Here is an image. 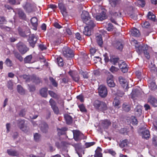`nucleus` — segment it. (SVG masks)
<instances>
[{
  "mask_svg": "<svg viewBox=\"0 0 157 157\" xmlns=\"http://www.w3.org/2000/svg\"><path fill=\"white\" fill-rule=\"evenodd\" d=\"M100 10H102L99 6H96L92 8L93 16L98 21H102L105 19L106 17L105 13L103 11H101L100 13H98Z\"/></svg>",
  "mask_w": 157,
  "mask_h": 157,
  "instance_id": "f257e3e1",
  "label": "nucleus"
},
{
  "mask_svg": "<svg viewBox=\"0 0 157 157\" xmlns=\"http://www.w3.org/2000/svg\"><path fill=\"white\" fill-rule=\"evenodd\" d=\"M81 17L83 22L86 25L92 27L95 26L93 21L91 19L89 13L87 11H83Z\"/></svg>",
  "mask_w": 157,
  "mask_h": 157,
  "instance_id": "f03ea898",
  "label": "nucleus"
},
{
  "mask_svg": "<svg viewBox=\"0 0 157 157\" xmlns=\"http://www.w3.org/2000/svg\"><path fill=\"white\" fill-rule=\"evenodd\" d=\"M148 49V46L147 45H140L136 48V51L138 53L141 54L143 52L145 57L149 59L150 56L149 53L147 51Z\"/></svg>",
  "mask_w": 157,
  "mask_h": 157,
  "instance_id": "7ed1b4c3",
  "label": "nucleus"
},
{
  "mask_svg": "<svg viewBox=\"0 0 157 157\" xmlns=\"http://www.w3.org/2000/svg\"><path fill=\"white\" fill-rule=\"evenodd\" d=\"M63 55L67 58L72 57L74 56L73 51L69 48L65 47L63 49Z\"/></svg>",
  "mask_w": 157,
  "mask_h": 157,
  "instance_id": "20e7f679",
  "label": "nucleus"
},
{
  "mask_svg": "<svg viewBox=\"0 0 157 157\" xmlns=\"http://www.w3.org/2000/svg\"><path fill=\"white\" fill-rule=\"evenodd\" d=\"M99 95L102 97H105L107 94V90L106 87L103 85H101L98 89Z\"/></svg>",
  "mask_w": 157,
  "mask_h": 157,
  "instance_id": "39448f33",
  "label": "nucleus"
},
{
  "mask_svg": "<svg viewBox=\"0 0 157 157\" xmlns=\"http://www.w3.org/2000/svg\"><path fill=\"white\" fill-rule=\"evenodd\" d=\"M23 7L27 12L30 13L36 7V5L34 3H27L25 5H23Z\"/></svg>",
  "mask_w": 157,
  "mask_h": 157,
  "instance_id": "423d86ee",
  "label": "nucleus"
},
{
  "mask_svg": "<svg viewBox=\"0 0 157 157\" xmlns=\"http://www.w3.org/2000/svg\"><path fill=\"white\" fill-rule=\"evenodd\" d=\"M73 133L74 139L76 141L80 140L83 136L82 133L78 130H74Z\"/></svg>",
  "mask_w": 157,
  "mask_h": 157,
  "instance_id": "0eeeda50",
  "label": "nucleus"
},
{
  "mask_svg": "<svg viewBox=\"0 0 157 157\" xmlns=\"http://www.w3.org/2000/svg\"><path fill=\"white\" fill-rule=\"evenodd\" d=\"M118 65L119 68L122 71L123 73H125L128 71L127 65L124 61L123 60H120L118 62Z\"/></svg>",
  "mask_w": 157,
  "mask_h": 157,
  "instance_id": "6e6552de",
  "label": "nucleus"
},
{
  "mask_svg": "<svg viewBox=\"0 0 157 157\" xmlns=\"http://www.w3.org/2000/svg\"><path fill=\"white\" fill-rule=\"evenodd\" d=\"M17 46L19 52L22 54H25L28 50V48L22 43H19Z\"/></svg>",
  "mask_w": 157,
  "mask_h": 157,
  "instance_id": "1a4fd4ad",
  "label": "nucleus"
},
{
  "mask_svg": "<svg viewBox=\"0 0 157 157\" xmlns=\"http://www.w3.org/2000/svg\"><path fill=\"white\" fill-rule=\"evenodd\" d=\"M49 102L54 113L56 114H59V111L58 107L56 105V102L53 99L51 98Z\"/></svg>",
  "mask_w": 157,
  "mask_h": 157,
  "instance_id": "9d476101",
  "label": "nucleus"
},
{
  "mask_svg": "<svg viewBox=\"0 0 157 157\" xmlns=\"http://www.w3.org/2000/svg\"><path fill=\"white\" fill-rule=\"evenodd\" d=\"M37 40V37L34 34H32L30 36L28 39V41L30 45L33 48L34 47L35 44L36 43Z\"/></svg>",
  "mask_w": 157,
  "mask_h": 157,
  "instance_id": "9b49d317",
  "label": "nucleus"
},
{
  "mask_svg": "<svg viewBox=\"0 0 157 157\" xmlns=\"http://www.w3.org/2000/svg\"><path fill=\"white\" fill-rule=\"evenodd\" d=\"M107 82L108 86L110 87H114L115 85V83L113 80V76L111 75H109L107 79Z\"/></svg>",
  "mask_w": 157,
  "mask_h": 157,
  "instance_id": "f8f14e48",
  "label": "nucleus"
},
{
  "mask_svg": "<svg viewBox=\"0 0 157 157\" xmlns=\"http://www.w3.org/2000/svg\"><path fill=\"white\" fill-rule=\"evenodd\" d=\"M119 82L123 88L125 89L128 88V83L127 80L122 77H120L119 78Z\"/></svg>",
  "mask_w": 157,
  "mask_h": 157,
  "instance_id": "ddd939ff",
  "label": "nucleus"
},
{
  "mask_svg": "<svg viewBox=\"0 0 157 157\" xmlns=\"http://www.w3.org/2000/svg\"><path fill=\"white\" fill-rule=\"evenodd\" d=\"M148 102L153 106H157V99L152 96L149 97L148 99Z\"/></svg>",
  "mask_w": 157,
  "mask_h": 157,
  "instance_id": "4468645a",
  "label": "nucleus"
},
{
  "mask_svg": "<svg viewBox=\"0 0 157 157\" xmlns=\"http://www.w3.org/2000/svg\"><path fill=\"white\" fill-rule=\"evenodd\" d=\"M94 27H91L88 25L84 27V30L83 31V33L86 36H90L91 34L90 29H92Z\"/></svg>",
  "mask_w": 157,
  "mask_h": 157,
  "instance_id": "2eb2a0df",
  "label": "nucleus"
},
{
  "mask_svg": "<svg viewBox=\"0 0 157 157\" xmlns=\"http://www.w3.org/2000/svg\"><path fill=\"white\" fill-rule=\"evenodd\" d=\"M7 152L9 155L12 156H17L19 155V153L17 151L12 149H8Z\"/></svg>",
  "mask_w": 157,
  "mask_h": 157,
  "instance_id": "dca6fc26",
  "label": "nucleus"
},
{
  "mask_svg": "<svg viewBox=\"0 0 157 157\" xmlns=\"http://www.w3.org/2000/svg\"><path fill=\"white\" fill-rule=\"evenodd\" d=\"M132 35L134 36H139L140 35L139 30L136 28H133L130 31Z\"/></svg>",
  "mask_w": 157,
  "mask_h": 157,
  "instance_id": "f3484780",
  "label": "nucleus"
},
{
  "mask_svg": "<svg viewBox=\"0 0 157 157\" xmlns=\"http://www.w3.org/2000/svg\"><path fill=\"white\" fill-rule=\"evenodd\" d=\"M31 22L32 25L34 27V29L36 30L38 25L37 18L35 17H32L31 19Z\"/></svg>",
  "mask_w": 157,
  "mask_h": 157,
  "instance_id": "a211bd4d",
  "label": "nucleus"
},
{
  "mask_svg": "<svg viewBox=\"0 0 157 157\" xmlns=\"http://www.w3.org/2000/svg\"><path fill=\"white\" fill-rule=\"evenodd\" d=\"M121 102L119 100L118 97H116L113 102V105L116 108H120Z\"/></svg>",
  "mask_w": 157,
  "mask_h": 157,
  "instance_id": "6ab92c4d",
  "label": "nucleus"
},
{
  "mask_svg": "<svg viewBox=\"0 0 157 157\" xmlns=\"http://www.w3.org/2000/svg\"><path fill=\"white\" fill-rule=\"evenodd\" d=\"M141 135L143 138L147 139L150 136L149 131L147 130H145L142 132Z\"/></svg>",
  "mask_w": 157,
  "mask_h": 157,
  "instance_id": "aec40b11",
  "label": "nucleus"
},
{
  "mask_svg": "<svg viewBox=\"0 0 157 157\" xmlns=\"http://www.w3.org/2000/svg\"><path fill=\"white\" fill-rule=\"evenodd\" d=\"M64 118L68 124H70L72 121V117L69 115L68 114H65L64 115Z\"/></svg>",
  "mask_w": 157,
  "mask_h": 157,
  "instance_id": "412c9836",
  "label": "nucleus"
},
{
  "mask_svg": "<svg viewBox=\"0 0 157 157\" xmlns=\"http://www.w3.org/2000/svg\"><path fill=\"white\" fill-rule=\"evenodd\" d=\"M48 89L46 88H43L40 90V94L41 96L44 97H47Z\"/></svg>",
  "mask_w": 157,
  "mask_h": 157,
  "instance_id": "4be33fe9",
  "label": "nucleus"
},
{
  "mask_svg": "<svg viewBox=\"0 0 157 157\" xmlns=\"http://www.w3.org/2000/svg\"><path fill=\"white\" fill-rule=\"evenodd\" d=\"M102 151L101 148L99 147H98L96 150L95 151V153L94 157H102V155L101 152Z\"/></svg>",
  "mask_w": 157,
  "mask_h": 157,
  "instance_id": "5701e85b",
  "label": "nucleus"
},
{
  "mask_svg": "<svg viewBox=\"0 0 157 157\" xmlns=\"http://www.w3.org/2000/svg\"><path fill=\"white\" fill-rule=\"evenodd\" d=\"M107 109V107L106 104L104 102L102 101L101 104L98 110L99 111H104Z\"/></svg>",
  "mask_w": 157,
  "mask_h": 157,
  "instance_id": "b1692460",
  "label": "nucleus"
},
{
  "mask_svg": "<svg viewBox=\"0 0 157 157\" xmlns=\"http://www.w3.org/2000/svg\"><path fill=\"white\" fill-rule=\"evenodd\" d=\"M32 56L30 55L27 56L24 59V61L26 63H32L33 61L32 60Z\"/></svg>",
  "mask_w": 157,
  "mask_h": 157,
  "instance_id": "393cba45",
  "label": "nucleus"
},
{
  "mask_svg": "<svg viewBox=\"0 0 157 157\" xmlns=\"http://www.w3.org/2000/svg\"><path fill=\"white\" fill-rule=\"evenodd\" d=\"M147 17L148 19L152 21H155L156 19L155 15L152 12H148Z\"/></svg>",
  "mask_w": 157,
  "mask_h": 157,
  "instance_id": "a878e982",
  "label": "nucleus"
},
{
  "mask_svg": "<svg viewBox=\"0 0 157 157\" xmlns=\"http://www.w3.org/2000/svg\"><path fill=\"white\" fill-rule=\"evenodd\" d=\"M96 39L99 45L101 47V46L103 43L101 36V35H99L97 36Z\"/></svg>",
  "mask_w": 157,
  "mask_h": 157,
  "instance_id": "bb28decb",
  "label": "nucleus"
},
{
  "mask_svg": "<svg viewBox=\"0 0 157 157\" xmlns=\"http://www.w3.org/2000/svg\"><path fill=\"white\" fill-rule=\"evenodd\" d=\"M119 59L114 56H112L110 59V62L113 64L116 65L118 63Z\"/></svg>",
  "mask_w": 157,
  "mask_h": 157,
  "instance_id": "cd10ccee",
  "label": "nucleus"
},
{
  "mask_svg": "<svg viewBox=\"0 0 157 157\" xmlns=\"http://www.w3.org/2000/svg\"><path fill=\"white\" fill-rule=\"evenodd\" d=\"M137 2L135 4L139 6L143 7L145 6V0H137Z\"/></svg>",
  "mask_w": 157,
  "mask_h": 157,
  "instance_id": "c85d7f7f",
  "label": "nucleus"
},
{
  "mask_svg": "<svg viewBox=\"0 0 157 157\" xmlns=\"http://www.w3.org/2000/svg\"><path fill=\"white\" fill-rule=\"evenodd\" d=\"M135 114L137 115H140L142 113V110L141 107L140 106H137V107L135 109Z\"/></svg>",
  "mask_w": 157,
  "mask_h": 157,
  "instance_id": "c756f323",
  "label": "nucleus"
},
{
  "mask_svg": "<svg viewBox=\"0 0 157 157\" xmlns=\"http://www.w3.org/2000/svg\"><path fill=\"white\" fill-rule=\"evenodd\" d=\"M17 91L20 94H22L25 93V90L21 85L17 86Z\"/></svg>",
  "mask_w": 157,
  "mask_h": 157,
  "instance_id": "7c9ffc66",
  "label": "nucleus"
},
{
  "mask_svg": "<svg viewBox=\"0 0 157 157\" xmlns=\"http://www.w3.org/2000/svg\"><path fill=\"white\" fill-rule=\"evenodd\" d=\"M48 128V124L46 123H44L42 124L41 127L40 129L41 130L44 132H46Z\"/></svg>",
  "mask_w": 157,
  "mask_h": 157,
  "instance_id": "2f4dec72",
  "label": "nucleus"
},
{
  "mask_svg": "<svg viewBox=\"0 0 157 157\" xmlns=\"http://www.w3.org/2000/svg\"><path fill=\"white\" fill-rule=\"evenodd\" d=\"M101 102L98 100H96L94 101L93 105L96 109L98 110L99 109V107Z\"/></svg>",
  "mask_w": 157,
  "mask_h": 157,
  "instance_id": "473e14b6",
  "label": "nucleus"
},
{
  "mask_svg": "<svg viewBox=\"0 0 157 157\" xmlns=\"http://www.w3.org/2000/svg\"><path fill=\"white\" fill-rule=\"evenodd\" d=\"M110 124V122L108 120H105L102 121V125L105 128H107Z\"/></svg>",
  "mask_w": 157,
  "mask_h": 157,
  "instance_id": "72a5a7b5",
  "label": "nucleus"
},
{
  "mask_svg": "<svg viewBox=\"0 0 157 157\" xmlns=\"http://www.w3.org/2000/svg\"><path fill=\"white\" fill-rule=\"evenodd\" d=\"M128 144V140H123L121 142V143L119 144V146L120 147L123 148L127 146Z\"/></svg>",
  "mask_w": 157,
  "mask_h": 157,
  "instance_id": "f704fd0d",
  "label": "nucleus"
},
{
  "mask_svg": "<svg viewBox=\"0 0 157 157\" xmlns=\"http://www.w3.org/2000/svg\"><path fill=\"white\" fill-rule=\"evenodd\" d=\"M149 88L152 90H155L157 88V86L155 82H151L149 85Z\"/></svg>",
  "mask_w": 157,
  "mask_h": 157,
  "instance_id": "c9c22d12",
  "label": "nucleus"
},
{
  "mask_svg": "<svg viewBox=\"0 0 157 157\" xmlns=\"http://www.w3.org/2000/svg\"><path fill=\"white\" fill-rule=\"evenodd\" d=\"M79 73L80 74L82 75L84 78H87L88 77V73L86 71L80 70H79Z\"/></svg>",
  "mask_w": 157,
  "mask_h": 157,
  "instance_id": "e433bc0d",
  "label": "nucleus"
},
{
  "mask_svg": "<svg viewBox=\"0 0 157 157\" xmlns=\"http://www.w3.org/2000/svg\"><path fill=\"white\" fill-rule=\"evenodd\" d=\"M122 108L124 111L126 112H128L130 109V106L128 105H127L126 103L123 104L122 105Z\"/></svg>",
  "mask_w": 157,
  "mask_h": 157,
  "instance_id": "4c0bfd02",
  "label": "nucleus"
},
{
  "mask_svg": "<svg viewBox=\"0 0 157 157\" xmlns=\"http://www.w3.org/2000/svg\"><path fill=\"white\" fill-rule=\"evenodd\" d=\"M18 14L19 17L22 19H24L25 17V15L22 10L19 9L18 10Z\"/></svg>",
  "mask_w": 157,
  "mask_h": 157,
  "instance_id": "58836bf2",
  "label": "nucleus"
},
{
  "mask_svg": "<svg viewBox=\"0 0 157 157\" xmlns=\"http://www.w3.org/2000/svg\"><path fill=\"white\" fill-rule=\"evenodd\" d=\"M114 46L117 49L120 50H121L123 47L122 44L120 42H117L115 44Z\"/></svg>",
  "mask_w": 157,
  "mask_h": 157,
  "instance_id": "ea45409f",
  "label": "nucleus"
},
{
  "mask_svg": "<svg viewBox=\"0 0 157 157\" xmlns=\"http://www.w3.org/2000/svg\"><path fill=\"white\" fill-rule=\"evenodd\" d=\"M57 62L59 66H62L63 65V60L61 57H58L57 58Z\"/></svg>",
  "mask_w": 157,
  "mask_h": 157,
  "instance_id": "a19ab883",
  "label": "nucleus"
},
{
  "mask_svg": "<svg viewBox=\"0 0 157 157\" xmlns=\"http://www.w3.org/2000/svg\"><path fill=\"white\" fill-rule=\"evenodd\" d=\"M71 76L73 80L76 82H78L79 79V77L77 74H74V75H71Z\"/></svg>",
  "mask_w": 157,
  "mask_h": 157,
  "instance_id": "79ce46f5",
  "label": "nucleus"
},
{
  "mask_svg": "<svg viewBox=\"0 0 157 157\" xmlns=\"http://www.w3.org/2000/svg\"><path fill=\"white\" fill-rule=\"evenodd\" d=\"M25 121L24 120H19L18 121V126L20 128H21L25 125Z\"/></svg>",
  "mask_w": 157,
  "mask_h": 157,
  "instance_id": "37998d69",
  "label": "nucleus"
},
{
  "mask_svg": "<svg viewBox=\"0 0 157 157\" xmlns=\"http://www.w3.org/2000/svg\"><path fill=\"white\" fill-rule=\"evenodd\" d=\"M119 0H109L110 4L112 7L115 6Z\"/></svg>",
  "mask_w": 157,
  "mask_h": 157,
  "instance_id": "c03bdc74",
  "label": "nucleus"
},
{
  "mask_svg": "<svg viewBox=\"0 0 157 157\" xmlns=\"http://www.w3.org/2000/svg\"><path fill=\"white\" fill-rule=\"evenodd\" d=\"M22 77L25 80L26 82H29L30 81L31 77L30 76L24 75L22 76Z\"/></svg>",
  "mask_w": 157,
  "mask_h": 157,
  "instance_id": "a18cd8bd",
  "label": "nucleus"
},
{
  "mask_svg": "<svg viewBox=\"0 0 157 157\" xmlns=\"http://www.w3.org/2000/svg\"><path fill=\"white\" fill-rule=\"evenodd\" d=\"M131 123L132 124L136 125L137 123V119L134 116H132L131 117Z\"/></svg>",
  "mask_w": 157,
  "mask_h": 157,
  "instance_id": "49530a36",
  "label": "nucleus"
},
{
  "mask_svg": "<svg viewBox=\"0 0 157 157\" xmlns=\"http://www.w3.org/2000/svg\"><path fill=\"white\" fill-rule=\"evenodd\" d=\"M49 79L52 83V85L55 87H57L58 85V84L55 81V80L53 79L52 77H50Z\"/></svg>",
  "mask_w": 157,
  "mask_h": 157,
  "instance_id": "de8ad7c7",
  "label": "nucleus"
},
{
  "mask_svg": "<svg viewBox=\"0 0 157 157\" xmlns=\"http://www.w3.org/2000/svg\"><path fill=\"white\" fill-rule=\"evenodd\" d=\"M78 107L81 111L82 112H85L86 111V110L83 105L82 104L78 106Z\"/></svg>",
  "mask_w": 157,
  "mask_h": 157,
  "instance_id": "09e8293b",
  "label": "nucleus"
},
{
  "mask_svg": "<svg viewBox=\"0 0 157 157\" xmlns=\"http://www.w3.org/2000/svg\"><path fill=\"white\" fill-rule=\"evenodd\" d=\"M5 63L8 67H11L12 65L11 61L9 59H6Z\"/></svg>",
  "mask_w": 157,
  "mask_h": 157,
  "instance_id": "8fccbe9b",
  "label": "nucleus"
},
{
  "mask_svg": "<svg viewBox=\"0 0 157 157\" xmlns=\"http://www.w3.org/2000/svg\"><path fill=\"white\" fill-rule=\"evenodd\" d=\"M59 7V9L61 10L63 12H65L66 11V8L64 6L63 4L61 3H59L58 4Z\"/></svg>",
  "mask_w": 157,
  "mask_h": 157,
  "instance_id": "3c124183",
  "label": "nucleus"
},
{
  "mask_svg": "<svg viewBox=\"0 0 157 157\" xmlns=\"http://www.w3.org/2000/svg\"><path fill=\"white\" fill-rule=\"evenodd\" d=\"M40 135L38 134L37 133H36L34 135V140L36 141H39L40 139Z\"/></svg>",
  "mask_w": 157,
  "mask_h": 157,
  "instance_id": "603ef678",
  "label": "nucleus"
},
{
  "mask_svg": "<svg viewBox=\"0 0 157 157\" xmlns=\"http://www.w3.org/2000/svg\"><path fill=\"white\" fill-rule=\"evenodd\" d=\"M109 70L112 73H115L118 71V69L115 67L112 66L109 69Z\"/></svg>",
  "mask_w": 157,
  "mask_h": 157,
  "instance_id": "864d4df0",
  "label": "nucleus"
},
{
  "mask_svg": "<svg viewBox=\"0 0 157 157\" xmlns=\"http://www.w3.org/2000/svg\"><path fill=\"white\" fill-rule=\"evenodd\" d=\"M13 83L11 81H9L7 84V86L10 90L13 89Z\"/></svg>",
  "mask_w": 157,
  "mask_h": 157,
  "instance_id": "5fc2aeb1",
  "label": "nucleus"
},
{
  "mask_svg": "<svg viewBox=\"0 0 157 157\" xmlns=\"http://www.w3.org/2000/svg\"><path fill=\"white\" fill-rule=\"evenodd\" d=\"M15 57L20 61H21L23 60V58L21 55L18 53H16L15 54Z\"/></svg>",
  "mask_w": 157,
  "mask_h": 157,
  "instance_id": "6e6d98bb",
  "label": "nucleus"
},
{
  "mask_svg": "<svg viewBox=\"0 0 157 157\" xmlns=\"http://www.w3.org/2000/svg\"><path fill=\"white\" fill-rule=\"evenodd\" d=\"M49 94L52 97L56 98L57 97V95L55 93L53 92L52 91H49L48 92Z\"/></svg>",
  "mask_w": 157,
  "mask_h": 157,
  "instance_id": "4d7b16f0",
  "label": "nucleus"
},
{
  "mask_svg": "<svg viewBox=\"0 0 157 157\" xmlns=\"http://www.w3.org/2000/svg\"><path fill=\"white\" fill-rule=\"evenodd\" d=\"M18 31L19 35L21 36H25V34L23 32L21 28L19 27L18 29Z\"/></svg>",
  "mask_w": 157,
  "mask_h": 157,
  "instance_id": "13d9d810",
  "label": "nucleus"
},
{
  "mask_svg": "<svg viewBox=\"0 0 157 157\" xmlns=\"http://www.w3.org/2000/svg\"><path fill=\"white\" fill-rule=\"evenodd\" d=\"M95 144V143L94 142L89 143H86L85 144V146L86 148H88L93 145Z\"/></svg>",
  "mask_w": 157,
  "mask_h": 157,
  "instance_id": "bf43d9fd",
  "label": "nucleus"
},
{
  "mask_svg": "<svg viewBox=\"0 0 157 157\" xmlns=\"http://www.w3.org/2000/svg\"><path fill=\"white\" fill-rule=\"evenodd\" d=\"M149 67L150 69V70L152 71H155V70L156 68L155 65L152 64V63H151V65H149Z\"/></svg>",
  "mask_w": 157,
  "mask_h": 157,
  "instance_id": "052dcab7",
  "label": "nucleus"
},
{
  "mask_svg": "<svg viewBox=\"0 0 157 157\" xmlns=\"http://www.w3.org/2000/svg\"><path fill=\"white\" fill-rule=\"evenodd\" d=\"M150 26V24L148 22L146 21L144 22L143 25L142 26L143 27L147 28H148Z\"/></svg>",
  "mask_w": 157,
  "mask_h": 157,
  "instance_id": "680f3d73",
  "label": "nucleus"
},
{
  "mask_svg": "<svg viewBox=\"0 0 157 157\" xmlns=\"http://www.w3.org/2000/svg\"><path fill=\"white\" fill-rule=\"evenodd\" d=\"M77 98L78 99H79L81 102H83L84 101V97L82 94L77 96Z\"/></svg>",
  "mask_w": 157,
  "mask_h": 157,
  "instance_id": "e2e57ef3",
  "label": "nucleus"
},
{
  "mask_svg": "<svg viewBox=\"0 0 157 157\" xmlns=\"http://www.w3.org/2000/svg\"><path fill=\"white\" fill-rule=\"evenodd\" d=\"M113 25L111 23H109L107 27V30L109 31H110L113 30Z\"/></svg>",
  "mask_w": 157,
  "mask_h": 157,
  "instance_id": "0e129e2a",
  "label": "nucleus"
},
{
  "mask_svg": "<svg viewBox=\"0 0 157 157\" xmlns=\"http://www.w3.org/2000/svg\"><path fill=\"white\" fill-rule=\"evenodd\" d=\"M20 129L25 132H27L29 130V128L26 126L24 125L22 127H21V128Z\"/></svg>",
  "mask_w": 157,
  "mask_h": 157,
  "instance_id": "69168bd1",
  "label": "nucleus"
},
{
  "mask_svg": "<svg viewBox=\"0 0 157 157\" xmlns=\"http://www.w3.org/2000/svg\"><path fill=\"white\" fill-rule=\"evenodd\" d=\"M107 152L108 153H109L113 156H114L116 154V153L115 151H114L112 149H109L108 150Z\"/></svg>",
  "mask_w": 157,
  "mask_h": 157,
  "instance_id": "338daca9",
  "label": "nucleus"
},
{
  "mask_svg": "<svg viewBox=\"0 0 157 157\" xmlns=\"http://www.w3.org/2000/svg\"><path fill=\"white\" fill-rule=\"evenodd\" d=\"M153 144L155 145H157V137L154 136L152 139Z\"/></svg>",
  "mask_w": 157,
  "mask_h": 157,
  "instance_id": "774afa93",
  "label": "nucleus"
}]
</instances>
